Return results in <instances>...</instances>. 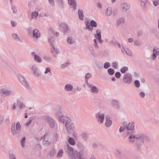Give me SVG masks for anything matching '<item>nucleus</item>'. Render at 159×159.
Segmentation results:
<instances>
[{
	"label": "nucleus",
	"mask_w": 159,
	"mask_h": 159,
	"mask_svg": "<svg viewBox=\"0 0 159 159\" xmlns=\"http://www.w3.org/2000/svg\"><path fill=\"white\" fill-rule=\"evenodd\" d=\"M92 76L91 74L89 73H87L85 76V81H88L89 79Z\"/></svg>",
	"instance_id": "de8ad7c7"
},
{
	"label": "nucleus",
	"mask_w": 159,
	"mask_h": 159,
	"mask_svg": "<svg viewBox=\"0 0 159 159\" xmlns=\"http://www.w3.org/2000/svg\"><path fill=\"white\" fill-rule=\"evenodd\" d=\"M53 49V50H51V52L52 53H53L54 52V51H55L56 54H58L60 52L57 48H56L54 47H53V48H52Z\"/></svg>",
	"instance_id": "3c124183"
},
{
	"label": "nucleus",
	"mask_w": 159,
	"mask_h": 159,
	"mask_svg": "<svg viewBox=\"0 0 159 159\" xmlns=\"http://www.w3.org/2000/svg\"><path fill=\"white\" fill-rule=\"evenodd\" d=\"M43 119L47 121L50 127L53 129L55 127V122L54 120L51 117L48 116H43Z\"/></svg>",
	"instance_id": "7ed1b4c3"
},
{
	"label": "nucleus",
	"mask_w": 159,
	"mask_h": 159,
	"mask_svg": "<svg viewBox=\"0 0 159 159\" xmlns=\"http://www.w3.org/2000/svg\"><path fill=\"white\" fill-rule=\"evenodd\" d=\"M89 49L91 53V54L93 55V56L95 57H96L97 56V55L94 52V49L93 47H89Z\"/></svg>",
	"instance_id": "4c0bfd02"
},
{
	"label": "nucleus",
	"mask_w": 159,
	"mask_h": 159,
	"mask_svg": "<svg viewBox=\"0 0 159 159\" xmlns=\"http://www.w3.org/2000/svg\"><path fill=\"white\" fill-rule=\"evenodd\" d=\"M35 117H34V116H32V117H30L29 120V121H28V122L25 123V125L29 126L31 123V122L32 121V120H34V119Z\"/></svg>",
	"instance_id": "c03bdc74"
},
{
	"label": "nucleus",
	"mask_w": 159,
	"mask_h": 159,
	"mask_svg": "<svg viewBox=\"0 0 159 159\" xmlns=\"http://www.w3.org/2000/svg\"><path fill=\"white\" fill-rule=\"evenodd\" d=\"M73 89V85L70 84H66L64 87L65 90L67 91H70Z\"/></svg>",
	"instance_id": "6ab92c4d"
},
{
	"label": "nucleus",
	"mask_w": 159,
	"mask_h": 159,
	"mask_svg": "<svg viewBox=\"0 0 159 159\" xmlns=\"http://www.w3.org/2000/svg\"><path fill=\"white\" fill-rule=\"evenodd\" d=\"M63 153V151L62 149H60L57 155V157H62Z\"/></svg>",
	"instance_id": "79ce46f5"
},
{
	"label": "nucleus",
	"mask_w": 159,
	"mask_h": 159,
	"mask_svg": "<svg viewBox=\"0 0 159 159\" xmlns=\"http://www.w3.org/2000/svg\"><path fill=\"white\" fill-rule=\"evenodd\" d=\"M56 152V151L55 149L51 150L49 153V155L50 157H52L54 156V154Z\"/></svg>",
	"instance_id": "5fc2aeb1"
},
{
	"label": "nucleus",
	"mask_w": 159,
	"mask_h": 159,
	"mask_svg": "<svg viewBox=\"0 0 159 159\" xmlns=\"http://www.w3.org/2000/svg\"><path fill=\"white\" fill-rule=\"evenodd\" d=\"M49 34L50 35H54V31L52 28H50L49 29L48 32Z\"/></svg>",
	"instance_id": "6e6d98bb"
},
{
	"label": "nucleus",
	"mask_w": 159,
	"mask_h": 159,
	"mask_svg": "<svg viewBox=\"0 0 159 159\" xmlns=\"http://www.w3.org/2000/svg\"><path fill=\"white\" fill-rule=\"evenodd\" d=\"M12 36L13 38L16 41H19L22 42L18 35L16 34H12Z\"/></svg>",
	"instance_id": "c85d7f7f"
},
{
	"label": "nucleus",
	"mask_w": 159,
	"mask_h": 159,
	"mask_svg": "<svg viewBox=\"0 0 159 159\" xmlns=\"http://www.w3.org/2000/svg\"><path fill=\"white\" fill-rule=\"evenodd\" d=\"M86 29L89 31H92L93 29V27H96L97 26L96 22L94 20H90V23L87 20L85 23Z\"/></svg>",
	"instance_id": "f03ea898"
},
{
	"label": "nucleus",
	"mask_w": 159,
	"mask_h": 159,
	"mask_svg": "<svg viewBox=\"0 0 159 159\" xmlns=\"http://www.w3.org/2000/svg\"><path fill=\"white\" fill-rule=\"evenodd\" d=\"M112 66L115 69H117V62H115L112 63Z\"/></svg>",
	"instance_id": "680f3d73"
},
{
	"label": "nucleus",
	"mask_w": 159,
	"mask_h": 159,
	"mask_svg": "<svg viewBox=\"0 0 159 159\" xmlns=\"http://www.w3.org/2000/svg\"><path fill=\"white\" fill-rule=\"evenodd\" d=\"M31 68L32 71L34 72L35 75L38 76L41 74V73L39 71V70L35 66H32Z\"/></svg>",
	"instance_id": "dca6fc26"
},
{
	"label": "nucleus",
	"mask_w": 159,
	"mask_h": 159,
	"mask_svg": "<svg viewBox=\"0 0 159 159\" xmlns=\"http://www.w3.org/2000/svg\"><path fill=\"white\" fill-rule=\"evenodd\" d=\"M15 123L14 122L12 125L11 127V131L13 135L14 136L16 135V130L15 129Z\"/></svg>",
	"instance_id": "a878e982"
},
{
	"label": "nucleus",
	"mask_w": 159,
	"mask_h": 159,
	"mask_svg": "<svg viewBox=\"0 0 159 159\" xmlns=\"http://www.w3.org/2000/svg\"><path fill=\"white\" fill-rule=\"evenodd\" d=\"M93 42H94V46L97 48H99V46L97 43V42L96 39H93Z\"/></svg>",
	"instance_id": "052dcab7"
},
{
	"label": "nucleus",
	"mask_w": 159,
	"mask_h": 159,
	"mask_svg": "<svg viewBox=\"0 0 159 159\" xmlns=\"http://www.w3.org/2000/svg\"><path fill=\"white\" fill-rule=\"evenodd\" d=\"M112 13V9L111 7H108L106 10V15L107 16L111 15Z\"/></svg>",
	"instance_id": "f704fd0d"
},
{
	"label": "nucleus",
	"mask_w": 159,
	"mask_h": 159,
	"mask_svg": "<svg viewBox=\"0 0 159 159\" xmlns=\"http://www.w3.org/2000/svg\"><path fill=\"white\" fill-rule=\"evenodd\" d=\"M27 33L29 34H31L32 33V28L31 27H29L26 29Z\"/></svg>",
	"instance_id": "603ef678"
},
{
	"label": "nucleus",
	"mask_w": 159,
	"mask_h": 159,
	"mask_svg": "<svg viewBox=\"0 0 159 159\" xmlns=\"http://www.w3.org/2000/svg\"><path fill=\"white\" fill-rule=\"evenodd\" d=\"M132 76L129 73H126L124 77L123 81L124 83L129 84L132 81Z\"/></svg>",
	"instance_id": "39448f33"
},
{
	"label": "nucleus",
	"mask_w": 159,
	"mask_h": 159,
	"mask_svg": "<svg viewBox=\"0 0 159 159\" xmlns=\"http://www.w3.org/2000/svg\"><path fill=\"white\" fill-rule=\"evenodd\" d=\"M57 109L58 111L55 113V115L57 118L58 119V118L63 115L62 110L61 109V107L59 105L57 106Z\"/></svg>",
	"instance_id": "9d476101"
},
{
	"label": "nucleus",
	"mask_w": 159,
	"mask_h": 159,
	"mask_svg": "<svg viewBox=\"0 0 159 159\" xmlns=\"http://www.w3.org/2000/svg\"><path fill=\"white\" fill-rule=\"evenodd\" d=\"M18 79L21 84L26 88L29 89V86L26 82L25 79L22 75H18Z\"/></svg>",
	"instance_id": "0eeeda50"
},
{
	"label": "nucleus",
	"mask_w": 159,
	"mask_h": 159,
	"mask_svg": "<svg viewBox=\"0 0 159 159\" xmlns=\"http://www.w3.org/2000/svg\"><path fill=\"white\" fill-rule=\"evenodd\" d=\"M0 92L2 93L1 95L2 96L4 97L9 96L12 93L11 91L7 90L5 89H1L0 90Z\"/></svg>",
	"instance_id": "6e6552de"
},
{
	"label": "nucleus",
	"mask_w": 159,
	"mask_h": 159,
	"mask_svg": "<svg viewBox=\"0 0 159 159\" xmlns=\"http://www.w3.org/2000/svg\"><path fill=\"white\" fill-rule=\"evenodd\" d=\"M139 96L142 98H143L145 96V93L144 92H141L139 93Z\"/></svg>",
	"instance_id": "774afa93"
},
{
	"label": "nucleus",
	"mask_w": 159,
	"mask_h": 159,
	"mask_svg": "<svg viewBox=\"0 0 159 159\" xmlns=\"http://www.w3.org/2000/svg\"><path fill=\"white\" fill-rule=\"evenodd\" d=\"M34 60L38 63H41L42 62V60L41 57L39 56L36 54H34Z\"/></svg>",
	"instance_id": "c756f323"
},
{
	"label": "nucleus",
	"mask_w": 159,
	"mask_h": 159,
	"mask_svg": "<svg viewBox=\"0 0 159 159\" xmlns=\"http://www.w3.org/2000/svg\"><path fill=\"white\" fill-rule=\"evenodd\" d=\"M48 41L52 48H53V47H54V38L51 37V38L48 39Z\"/></svg>",
	"instance_id": "72a5a7b5"
},
{
	"label": "nucleus",
	"mask_w": 159,
	"mask_h": 159,
	"mask_svg": "<svg viewBox=\"0 0 159 159\" xmlns=\"http://www.w3.org/2000/svg\"><path fill=\"white\" fill-rule=\"evenodd\" d=\"M10 159H16V156L14 152L11 150L9 151Z\"/></svg>",
	"instance_id": "bb28decb"
},
{
	"label": "nucleus",
	"mask_w": 159,
	"mask_h": 159,
	"mask_svg": "<svg viewBox=\"0 0 159 159\" xmlns=\"http://www.w3.org/2000/svg\"><path fill=\"white\" fill-rule=\"evenodd\" d=\"M96 34H94L95 37L97 39L101 38V32L100 29H98L96 31Z\"/></svg>",
	"instance_id": "412c9836"
},
{
	"label": "nucleus",
	"mask_w": 159,
	"mask_h": 159,
	"mask_svg": "<svg viewBox=\"0 0 159 159\" xmlns=\"http://www.w3.org/2000/svg\"><path fill=\"white\" fill-rule=\"evenodd\" d=\"M134 84L136 88H139L140 86V83L138 80H135L134 81Z\"/></svg>",
	"instance_id": "a18cd8bd"
},
{
	"label": "nucleus",
	"mask_w": 159,
	"mask_h": 159,
	"mask_svg": "<svg viewBox=\"0 0 159 159\" xmlns=\"http://www.w3.org/2000/svg\"><path fill=\"white\" fill-rule=\"evenodd\" d=\"M43 59L46 62H49L51 61L52 58L49 57L45 56L43 57Z\"/></svg>",
	"instance_id": "49530a36"
},
{
	"label": "nucleus",
	"mask_w": 159,
	"mask_h": 159,
	"mask_svg": "<svg viewBox=\"0 0 159 159\" xmlns=\"http://www.w3.org/2000/svg\"><path fill=\"white\" fill-rule=\"evenodd\" d=\"M111 104L112 107L116 109H119V103L116 100H114L111 101Z\"/></svg>",
	"instance_id": "a211bd4d"
},
{
	"label": "nucleus",
	"mask_w": 159,
	"mask_h": 159,
	"mask_svg": "<svg viewBox=\"0 0 159 159\" xmlns=\"http://www.w3.org/2000/svg\"><path fill=\"white\" fill-rule=\"evenodd\" d=\"M110 64L109 62H106L105 63L103 66L105 69H107L110 66Z\"/></svg>",
	"instance_id": "8fccbe9b"
},
{
	"label": "nucleus",
	"mask_w": 159,
	"mask_h": 159,
	"mask_svg": "<svg viewBox=\"0 0 159 159\" xmlns=\"http://www.w3.org/2000/svg\"><path fill=\"white\" fill-rule=\"evenodd\" d=\"M58 120L59 122L63 123H65V124H69L71 122V120L70 118L63 115L58 117Z\"/></svg>",
	"instance_id": "20e7f679"
},
{
	"label": "nucleus",
	"mask_w": 159,
	"mask_h": 159,
	"mask_svg": "<svg viewBox=\"0 0 159 159\" xmlns=\"http://www.w3.org/2000/svg\"><path fill=\"white\" fill-rule=\"evenodd\" d=\"M81 136L84 141H86L89 137V134L87 132H84L81 134Z\"/></svg>",
	"instance_id": "f3484780"
},
{
	"label": "nucleus",
	"mask_w": 159,
	"mask_h": 159,
	"mask_svg": "<svg viewBox=\"0 0 159 159\" xmlns=\"http://www.w3.org/2000/svg\"><path fill=\"white\" fill-rule=\"evenodd\" d=\"M134 45L135 46H139L141 45L140 42H139V41L136 40L134 42Z\"/></svg>",
	"instance_id": "bf43d9fd"
},
{
	"label": "nucleus",
	"mask_w": 159,
	"mask_h": 159,
	"mask_svg": "<svg viewBox=\"0 0 159 159\" xmlns=\"http://www.w3.org/2000/svg\"><path fill=\"white\" fill-rule=\"evenodd\" d=\"M65 126L66 131L69 134H71L74 131L75 126L73 123L65 124Z\"/></svg>",
	"instance_id": "423d86ee"
},
{
	"label": "nucleus",
	"mask_w": 159,
	"mask_h": 159,
	"mask_svg": "<svg viewBox=\"0 0 159 159\" xmlns=\"http://www.w3.org/2000/svg\"><path fill=\"white\" fill-rule=\"evenodd\" d=\"M91 90L92 92L94 93H97L98 92V88L95 86H93L92 87Z\"/></svg>",
	"instance_id": "ea45409f"
},
{
	"label": "nucleus",
	"mask_w": 159,
	"mask_h": 159,
	"mask_svg": "<svg viewBox=\"0 0 159 159\" xmlns=\"http://www.w3.org/2000/svg\"><path fill=\"white\" fill-rule=\"evenodd\" d=\"M69 156L70 159H78V152L75 150L72 153V155H70Z\"/></svg>",
	"instance_id": "ddd939ff"
},
{
	"label": "nucleus",
	"mask_w": 159,
	"mask_h": 159,
	"mask_svg": "<svg viewBox=\"0 0 159 159\" xmlns=\"http://www.w3.org/2000/svg\"><path fill=\"white\" fill-rule=\"evenodd\" d=\"M26 137L23 136L20 141V143L22 148L25 147V143Z\"/></svg>",
	"instance_id": "473e14b6"
},
{
	"label": "nucleus",
	"mask_w": 159,
	"mask_h": 159,
	"mask_svg": "<svg viewBox=\"0 0 159 159\" xmlns=\"http://www.w3.org/2000/svg\"><path fill=\"white\" fill-rule=\"evenodd\" d=\"M155 48L156 47L154 48L153 50V53L152 55V60H154L156 59L157 57V55H158V53L157 54V53L159 52V51H157Z\"/></svg>",
	"instance_id": "aec40b11"
},
{
	"label": "nucleus",
	"mask_w": 159,
	"mask_h": 159,
	"mask_svg": "<svg viewBox=\"0 0 159 159\" xmlns=\"http://www.w3.org/2000/svg\"><path fill=\"white\" fill-rule=\"evenodd\" d=\"M78 14L80 19L83 20H84V14L83 10L79 9L78 11Z\"/></svg>",
	"instance_id": "5701e85b"
},
{
	"label": "nucleus",
	"mask_w": 159,
	"mask_h": 159,
	"mask_svg": "<svg viewBox=\"0 0 159 159\" xmlns=\"http://www.w3.org/2000/svg\"><path fill=\"white\" fill-rule=\"evenodd\" d=\"M123 48L126 54L129 56H132V53L131 52L129 49L126 48H124V46H123Z\"/></svg>",
	"instance_id": "cd10ccee"
},
{
	"label": "nucleus",
	"mask_w": 159,
	"mask_h": 159,
	"mask_svg": "<svg viewBox=\"0 0 159 159\" xmlns=\"http://www.w3.org/2000/svg\"><path fill=\"white\" fill-rule=\"evenodd\" d=\"M20 127L21 125L19 121L17 122L16 125V131L17 133H18V132H20Z\"/></svg>",
	"instance_id": "e433bc0d"
},
{
	"label": "nucleus",
	"mask_w": 159,
	"mask_h": 159,
	"mask_svg": "<svg viewBox=\"0 0 159 159\" xmlns=\"http://www.w3.org/2000/svg\"><path fill=\"white\" fill-rule=\"evenodd\" d=\"M59 7L61 9H63L64 6V2L62 0H56Z\"/></svg>",
	"instance_id": "393cba45"
},
{
	"label": "nucleus",
	"mask_w": 159,
	"mask_h": 159,
	"mask_svg": "<svg viewBox=\"0 0 159 159\" xmlns=\"http://www.w3.org/2000/svg\"><path fill=\"white\" fill-rule=\"evenodd\" d=\"M69 64V63L68 62H66L64 64H63L61 65L60 66V67L61 68H64L65 67H66L68 66Z\"/></svg>",
	"instance_id": "4d7b16f0"
},
{
	"label": "nucleus",
	"mask_w": 159,
	"mask_h": 159,
	"mask_svg": "<svg viewBox=\"0 0 159 159\" xmlns=\"http://www.w3.org/2000/svg\"><path fill=\"white\" fill-rule=\"evenodd\" d=\"M123 125L127 130V136H129L128 139L131 143L136 141L137 148L139 150H141V147L144 144V141L149 143L150 142L149 137L145 134H136L134 129L135 125L133 121L127 123L126 121H124Z\"/></svg>",
	"instance_id": "f257e3e1"
},
{
	"label": "nucleus",
	"mask_w": 159,
	"mask_h": 159,
	"mask_svg": "<svg viewBox=\"0 0 159 159\" xmlns=\"http://www.w3.org/2000/svg\"><path fill=\"white\" fill-rule=\"evenodd\" d=\"M96 118L98 119V122H99V124H102L103 122L104 118V115L103 114L101 115L100 113L98 112L96 114Z\"/></svg>",
	"instance_id": "1a4fd4ad"
},
{
	"label": "nucleus",
	"mask_w": 159,
	"mask_h": 159,
	"mask_svg": "<svg viewBox=\"0 0 159 159\" xmlns=\"http://www.w3.org/2000/svg\"><path fill=\"white\" fill-rule=\"evenodd\" d=\"M38 16V13L37 12L35 11L32 13L31 15V18H34V17H37Z\"/></svg>",
	"instance_id": "09e8293b"
},
{
	"label": "nucleus",
	"mask_w": 159,
	"mask_h": 159,
	"mask_svg": "<svg viewBox=\"0 0 159 159\" xmlns=\"http://www.w3.org/2000/svg\"><path fill=\"white\" fill-rule=\"evenodd\" d=\"M17 105L19 107L20 109L22 108L23 106L24 105L23 103L20 101V99H17Z\"/></svg>",
	"instance_id": "58836bf2"
},
{
	"label": "nucleus",
	"mask_w": 159,
	"mask_h": 159,
	"mask_svg": "<svg viewBox=\"0 0 159 159\" xmlns=\"http://www.w3.org/2000/svg\"><path fill=\"white\" fill-rule=\"evenodd\" d=\"M51 140L50 139H46L45 138H44L43 141V144L44 145H46V146H48L50 144L51 142Z\"/></svg>",
	"instance_id": "b1692460"
},
{
	"label": "nucleus",
	"mask_w": 159,
	"mask_h": 159,
	"mask_svg": "<svg viewBox=\"0 0 159 159\" xmlns=\"http://www.w3.org/2000/svg\"><path fill=\"white\" fill-rule=\"evenodd\" d=\"M128 70V68L127 66H124L120 69V71L122 73L124 74Z\"/></svg>",
	"instance_id": "a19ab883"
},
{
	"label": "nucleus",
	"mask_w": 159,
	"mask_h": 159,
	"mask_svg": "<svg viewBox=\"0 0 159 159\" xmlns=\"http://www.w3.org/2000/svg\"><path fill=\"white\" fill-rule=\"evenodd\" d=\"M68 3L70 5H73L76 3L75 0H68Z\"/></svg>",
	"instance_id": "e2e57ef3"
},
{
	"label": "nucleus",
	"mask_w": 159,
	"mask_h": 159,
	"mask_svg": "<svg viewBox=\"0 0 159 159\" xmlns=\"http://www.w3.org/2000/svg\"><path fill=\"white\" fill-rule=\"evenodd\" d=\"M33 35L35 38L38 39L40 37L39 31L37 29H34L33 31Z\"/></svg>",
	"instance_id": "2eb2a0df"
},
{
	"label": "nucleus",
	"mask_w": 159,
	"mask_h": 159,
	"mask_svg": "<svg viewBox=\"0 0 159 159\" xmlns=\"http://www.w3.org/2000/svg\"><path fill=\"white\" fill-rule=\"evenodd\" d=\"M124 155L122 153L120 155H117V157L119 159H122L124 158Z\"/></svg>",
	"instance_id": "338daca9"
},
{
	"label": "nucleus",
	"mask_w": 159,
	"mask_h": 159,
	"mask_svg": "<svg viewBox=\"0 0 159 159\" xmlns=\"http://www.w3.org/2000/svg\"><path fill=\"white\" fill-rule=\"evenodd\" d=\"M59 26L61 27L62 29V31L64 34H66L67 33L68 29V26L65 23H62Z\"/></svg>",
	"instance_id": "f8f14e48"
},
{
	"label": "nucleus",
	"mask_w": 159,
	"mask_h": 159,
	"mask_svg": "<svg viewBox=\"0 0 159 159\" xmlns=\"http://www.w3.org/2000/svg\"><path fill=\"white\" fill-rule=\"evenodd\" d=\"M4 120L3 116L0 115V125H1L3 124Z\"/></svg>",
	"instance_id": "0e129e2a"
},
{
	"label": "nucleus",
	"mask_w": 159,
	"mask_h": 159,
	"mask_svg": "<svg viewBox=\"0 0 159 159\" xmlns=\"http://www.w3.org/2000/svg\"><path fill=\"white\" fill-rule=\"evenodd\" d=\"M69 143L71 145H74L75 144V140L72 137H69L68 140Z\"/></svg>",
	"instance_id": "2f4dec72"
},
{
	"label": "nucleus",
	"mask_w": 159,
	"mask_h": 159,
	"mask_svg": "<svg viewBox=\"0 0 159 159\" xmlns=\"http://www.w3.org/2000/svg\"><path fill=\"white\" fill-rule=\"evenodd\" d=\"M124 22V20L123 18H120L116 21V24L117 26H118L120 24H123Z\"/></svg>",
	"instance_id": "7c9ffc66"
},
{
	"label": "nucleus",
	"mask_w": 159,
	"mask_h": 159,
	"mask_svg": "<svg viewBox=\"0 0 159 159\" xmlns=\"http://www.w3.org/2000/svg\"><path fill=\"white\" fill-rule=\"evenodd\" d=\"M106 123L105 124V126L107 127H109L112 123V121L110 119V118L108 115H107L106 116Z\"/></svg>",
	"instance_id": "4468645a"
},
{
	"label": "nucleus",
	"mask_w": 159,
	"mask_h": 159,
	"mask_svg": "<svg viewBox=\"0 0 159 159\" xmlns=\"http://www.w3.org/2000/svg\"><path fill=\"white\" fill-rule=\"evenodd\" d=\"M66 152L68 153L69 156L72 155V153L75 151L73 148L71 147L67 143L66 147H65Z\"/></svg>",
	"instance_id": "9b49d317"
},
{
	"label": "nucleus",
	"mask_w": 159,
	"mask_h": 159,
	"mask_svg": "<svg viewBox=\"0 0 159 159\" xmlns=\"http://www.w3.org/2000/svg\"><path fill=\"white\" fill-rule=\"evenodd\" d=\"M121 5L123 9L125 11H126L128 10L130 7V5L128 3H122Z\"/></svg>",
	"instance_id": "4be33fe9"
},
{
	"label": "nucleus",
	"mask_w": 159,
	"mask_h": 159,
	"mask_svg": "<svg viewBox=\"0 0 159 159\" xmlns=\"http://www.w3.org/2000/svg\"><path fill=\"white\" fill-rule=\"evenodd\" d=\"M67 41L69 44H73L75 42V40L71 37H69L67 39Z\"/></svg>",
	"instance_id": "c9c22d12"
},
{
	"label": "nucleus",
	"mask_w": 159,
	"mask_h": 159,
	"mask_svg": "<svg viewBox=\"0 0 159 159\" xmlns=\"http://www.w3.org/2000/svg\"><path fill=\"white\" fill-rule=\"evenodd\" d=\"M107 72L110 75H114L115 71L113 69L111 68H109L107 70Z\"/></svg>",
	"instance_id": "37998d69"
},
{
	"label": "nucleus",
	"mask_w": 159,
	"mask_h": 159,
	"mask_svg": "<svg viewBox=\"0 0 159 159\" xmlns=\"http://www.w3.org/2000/svg\"><path fill=\"white\" fill-rule=\"evenodd\" d=\"M51 69L49 67H47L46 68L45 71L44 72L45 74H47L48 72L51 73Z\"/></svg>",
	"instance_id": "69168bd1"
},
{
	"label": "nucleus",
	"mask_w": 159,
	"mask_h": 159,
	"mask_svg": "<svg viewBox=\"0 0 159 159\" xmlns=\"http://www.w3.org/2000/svg\"><path fill=\"white\" fill-rule=\"evenodd\" d=\"M121 75V74L120 72H116L115 74V76L117 78H119Z\"/></svg>",
	"instance_id": "13d9d810"
},
{
	"label": "nucleus",
	"mask_w": 159,
	"mask_h": 159,
	"mask_svg": "<svg viewBox=\"0 0 159 159\" xmlns=\"http://www.w3.org/2000/svg\"><path fill=\"white\" fill-rule=\"evenodd\" d=\"M97 66L99 68H102L103 67V63L102 62H98L96 63Z\"/></svg>",
	"instance_id": "864d4df0"
}]
</instances>
